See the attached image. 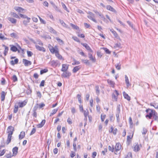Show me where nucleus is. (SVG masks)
<instances>
[{
    "mask_svg": "<svg viewBox=\"0 0 158 158\" xmlns=\"http://www.w3.org/2000/svg\"><path fill=\"white\" fill-rule=\"evenodd\" d=\"M151 106H153L155 109H158V103L156 102H152L150 103Z\"/></svg>",
    "mask_w": 158,
    "mask_h": 158,
    "instance_id": "obj_31",
    "label": "nucleus"
},
{
    "mask_svg": "<svg viewBox=\"0 0 158 158\" xmlns=\"http://www.w3.org/2000/svg\"><path fill=\"white\" fill-rule=\"evenodd\" d=\"M110 31L113 34L115 37H117L118 36V34L115 31H114L113 30H110Z\"/></svg>",
    "mask_w": 158,
    "mask_h": 158,
    "instance_id": "obj_45",
    "label": "nucleus"
},
{
    "mask_svg": "<svg viewBox=\"0 0 158 158\" xmlns=\"http://www.w3.org/2000/svg\"><path fill=\"white\" fill-rule=\"evenodd\" d=\"M154 113L152 115V117L155 120H156L157 119L158 116H157V113L155 111H153Z\"/></svg>",
    "mask_w": 158,
    "mask_h": 158,
    "instance_id": "obj_33",
    "label": "nucleus"
},
{
    "mask_svg": "<svg viewBox=\"0 0 158 158\" xmlns=\"http://www.w3.org/2000/svg\"><path fill=\"white\" fill-rule=\"evenodd\" d=\"M114 48L115 49L121 48V44L119 43H117V44H115L114 45Z\"/></svg>",
    "mask_w": 158,
    "mask_h": 158,
    "instance_id": "obj_39",
    "label": "nucleus"
},
{
    "mask_svg": "<svg viewBox=\"0 0 158 158\" xmlns=\"http://www.w3.org/2000/svg\"><path fill=\"white\" fill-rule=\"evenodd\" d=\"M35 47L36 49L39 51H41L43 52L45 51V48L43 47L40 46L37 44H35Z\"/></svg>",
    "mask_w": 158,
    "mask_h": 158,
    "instance_id": "obj_11",
    "label": "nucleus"
},
{
    "mask_svg": "<svg viewBox=\"0 0 158 158\" xmlns=\"http://www.w3.org/2000/svg\"><path fill=\"white\" fill-rule=\"evenodd\" d=\"M125 158H132V154L131 153H128L126 156Z\"/></svg>",
    "mask_w": 158,
    "mask_h": 158,
    "instance_id": "obj_58",
    "label": "nucleus"
},
{
    "mask_svg": "<svg viewBox=\"0 0 158 158\" xmlns=\"http://www.w3.org/2000/svg\"><path fill=\"white\" fill-rule=\"evenodd\" d=\"M0 39L2 40H6V38L4 37V36L2 34L0 33Z\"/></svg>",
    "mask_w": 158,
    "mask_h": 158,
    "instance_id": "obj_61",
    "label": "nucleus"
},
{
    "mask_svg": "<svg viewBox=\"0 0 158 158\" xmlns=\"http://www.w3.org/2000/svg\"><path fill=\"white\" fill-rule=\"evenodd\" d=\"M56 39L57 40L58 42L60 44H63V40L60 39L59 38L56 37Z\"/></svg>",
    "mask_w": 158,
    "mask_h": 158,
    "instance_id": "obj_42",
    "label": "nucleus"
},
{
    "mask_svg": "<svg viewBox=\"0 0 158 158\" xmlns=\"http://www.w3.org/2000/svg\"><path fill=\"white\" fill-rule=\"evenodd\" d=\"M106 8L107 9V10L110 11H111L113 12H115V10L113 7H112L110 5H107L106 6Z\"/></svg>",
    "mask_w": 158,
    "mask_h": 158,
    "instance_id": "obj_25",
    "label": "nucleus"
},
{
    "mask_svg": "<svg viewBox=\"0 0 158 158\" xmlns=\"http://www.w3.org/2000/svg\"><path fill=\"white\" fill-rule=\"evenodd\" d=\"M71 75V73L68 71L64 72L61 75L62 77L66 78L69 77Z\"/></svg>",
    "mask_w": 158,
    "mask_h": 158,
    "instance_id": "obj_10",
    "label": "nucleus"
},
{
    "mask_svg": "<svg viewBox=\"0 0 158 158\" xmlns=\"http://www.w3.org/2000/svg\"><path fill=\"white\" fill-rule=\"evenodd\" d=\"M81 61L83 62L85 64H88V65L89 64V60H82Z\"/></svg>",
    "mask_w": 158,
    "mask_h": 158,
    "instance_id": "obj_48",
    "label": "nucleus"
},
{
    "mask_svg": "<svg viewBox=\"0 0 158 158\" xmlns=\"http://www.w3.org/2000/svg\"><path fill=\"white\" fill-rule=\"evenodd\" d=\"M36 131V129L35 128V127L33 128L31 130V131L30 134V135H31L34 134L35 133Z\"/></svg>",
    "mask_w": 158,
    "mask_h": 158,
    "instance_id": "obj_54",
    "label": "nucleus"
},
{
    "mask_svg": "<svg viewBox=\"0 0 158 158\" xmlns=\"http://www.w3.org/2000/svg\"><path fill=\"white\" fill-rule=\"evenodd\" d=\"M14 9L19 12H23L24 9L18 6H15L14 7Z\"/></svg>",
    "mask_w": 158,
    "mask_h": 158,
    "instance_id": "obj_17",
    "label": "nucleus"
},
{
    "mask_svg": "<svg viewBox=\"0 0 158 158\" xmlns=\"http://www.w3.org/2000/svg\"><path fill=\"white\" fill-rule=\"evenodd\" d=\"M84 116L86 118L88 116L89 114V111L88 110H84Z\"/></svg>",
    "mask_w": 158,
    "mask_h": 158,
    "instance_id": "obj_38",
    "label": "nucleus"
},
{
    "mask_svg": "<svg viewBox=\"0 0 158 158\" xmlns=\"http://www.w3.org/2000/svg\"><path fill=\"white\" fill-rule=\"evenodd\" d=\"M2 46L4 47L5 48V49L4 51V55L5 56L8 53V51L9 50V48L8 47L6 46L5 45H2Z\"/></svg>",
    "mask_w": 158,
    "mask_h": 158,
    "instance_id": "obj_32",
    "label": "nucleus"
},
{
    "mask_svg": "<svg viewBox=\"0 0 158 158\" xmlns=\"http://www.w3.org/2000/svg\"><path fill=\"white\" fill-rule=\"evenodd\" d=\"M45 123V120H42L40 123L37 124V127L38 128H41L42 127Z\"/></svg>",
    "mask_w": 158,
    "mask_h": 158,
    "instance_id": "obj_13",
    "label": "nucleus"
},
{
    "mask_svg": "<svg viewBox=\"0 0 158 158\" xmlns=\"http://www.w3.org/2000/svg\"><path fill=\"white\" fill-rule=\"evenodd\" d=\"M108 83L110 85V87L114 88V82L112 80L109 79L107 80Z\"/></svg>",
    "mask_w": 158,
    "mask_h": 158,
    "instance_id": "obj_14",
    "label": "nucleus"
},
{
    "mask_svg": "<svg viewBox=\"0 0 158 158\" xmlns=\"http://www.w3.org/2000/svg\"><path fill=\"white\" fill-rule=\"evenodd\" d=\"M80 68L81 67L79 66H77L75 67L73 70V73H76L78 71Z\"/></svg>",
    "mask_w": 158,
    "mask_h": 158,
    "instance_id": "obj_28",
    "label": "nucleus"
},
{
    "mask_svg": "<svg viewBox=\"0 0 158 158\" xmlns=\"http://www.w3.org/2000/svg\"><path fill=\"white\" fill-rule=\"evenodd\" d=\"M37 96L39 98H41L42 97V95L41 92L39 91H36Z\"/></svg>",
    "mask_w": 158,
    "mask_h": 158,
    "instance_id": "obj_44",
    "label": "nucleus"
},
{
    "mask_svg": "<svg viewBox=\"0 0 158 158\" xmlns=\"http://www.w3.org/2000/svg\"><path fill=\"white\" fill-rule=\"evenodd\" d=\"M125 81L127 87H129L131 85V84L129 82L128 77L126 75L125 76Z\"/></svg>",
    "mask_w": 158,
    "mask_h": 158,
    "instance_id": "obj_19",
    "label": "nucleus"
},
{
    "mask_svg": "<svg viewBox=\"0 0 158 158\" xmlns=\"http://www.w3.org/2000/svg\"><path fill=\"white\" fill-rule=\"evenodd\" d=\"M74 62L72 64V65H78L80 64V62L79 61H77L75 60H74Z\"/></svg>",
    "mask_w": 158,
    "mask_h": 158,
    "instance_id": "obj_49",
    "label": "nucleus"
},
{
    "mask_svg": "<svg viewBox=\"0 0 158 158\" xmlns=\"http://www.w3.org/2000/svg\"><path fill=\"white\" fill-rule=\"evenodd\" d=\"M26 103L27 102L24 101L22 102H19L18 105L20 107H23L26 105Z\"/></svg>",
    "mask_w": 158,
    "mask_h": 158,
    "instance_id": "obj_26",
    "label": "nucleus"
},
{
    "mask_svg": "<svg viewBox=\"0 0 158 158\" xmlns=\"http://www.w3.org/2000/svg\"><path fill=\"white\" fill-rule=\"evenodd\" d=\"M59 62L57 60H52L51 61L52 65L53 66L56 67L58 64Z\"/></svg>",
    "mask_w": 158,
    "mask_h": 158,
    "instance_id": "obj_18",
    "label": "nucleus"
},
{
    "mask_svg": "<svg viewBox=\"0 0 158 158\" xmlns=\"http://www.w3.org/2000/svg\"><path fill=\"white\" fill-rule=\"evenodd\" d=\"M108 149L109 151H111L112 152H113L114 150V148L113 146L111 147L110 146H108Z\"/></svg>",
    "mask_w": 158,
    "mask_h": 158,
    "instance_id": "obj_47",
    "label": "nucleus"
},
{
    "mask_svg": "<svg viewBox=\"0 0 158 158\" xmlns=\"http://www.w3.org/2000/svg\"><path fill=\"white\" fill-rule=\"evenodd\" d=\"M123 93L124 98L129 101L131 99L130 97L128 95V94L126 93L125 91L123 92Z\"/></svg>",
    "mask_w": 158,
    "mask_h": 158,
    "instance_id": "obj_22",
    "label": "nucleus"
},
{
    "mask_svg": "<svg viewBox=\"0 0 158 158\" xmlns=\"http://www.w3.org/2000/svg\"><path fill=\"white\" fill-rule=\"evenodd\" d=\"M49 31L51 33L56 34L57 32L51 27L49 26L48 27Z\"/></svg>",
    "mask_w": 158,
    "mask_h": 158,
    "instance_id": "obj_15",
    "label": "nucleus"
},
{
    "mask_svg": "<svg viewBox=\"0 0 158 158\" xmlns=\"http://www.w3.org/2000/svg\"><path fill=\"white\" fill-rule=\"evenodd\" d=\"M48 69H44L41 70L40 71V73L41 75L44 74V73H47L48 72Z\"/></svg>",
    "mask_w": 158,
    "mask_h": 158,
    "instance_id": "obj_41",
    "label": "nucleus"
},
{
    "mask_svg": "<svg viewBox=\"0 0 158 158\" xmlns=\"http://www.w3.org/2000/svg\"><path fill=\"white\" fill-rule=\"evenodd\" d=\"M61 5L62 6V7L63 8V9L65 10H66L67 12H69V11L68 10L66 6V5L64 4L62 2L61 3Z\"/></svg>",
    "mask_w": 158,
    "mask_h": 158,
    "instance_id": "obj_37",
    "label": "nucleus"
},
{
    "mask_svg": "<svg viewBox=\"0 0 158 158\" xmlns=\"http://www.w3.org/2000/svg\"><path fill=\"white\" fill-rule=\"evenodd\" d=\"M119 93L117 90H115L112 94V98L114 101H117Z\"/></svg>",
    "mask_w": 158,
    "mask_h": 158,
    "instance_id": "obj_4",
    "label": "nucleus"
},
{
    "mask_svg": "<svg viewBox=\"0 0 158 158\" xmlns=\"http://www.w3.org/2000/svg\"><path fill=\"white\" fill-rule=\"evenodd\" d=\"M19 15L23 19H25L28 17L26 15H23L21 14H19Z\"/></svg>",
    "mask_w": 158,
    "mask_h": 158,
    "instance_id": "obj_53",
    "label": "nucleus"
},
{
    "mask_svg": "<svg viewBox=\"0 0 158 158\" xmlns=\"http://www.w3.org/2000/svg\"><path fill=\"white\" fill-rule=\"evenodd\" d=\"M11 13H12V14H11L12 16H13V17H15L16 18H18V19L19 18V15H17L14 12H12Z\"/></svg>",
    "mask_w": 158,
    "mask_h": 158,
    "instance_id": "obj_43",
    "label": "nucleus"
},
{
    "mask_svg": "<svg viewBox=\"0 0 158 158\" xmlns=\"http://www.w3.org/2000/svg\"><path fill=\"white\" fill-rule=\"evenodd\" d=\"M6 95V93H5V92L3 91H2L1 93V101H4L5 99V97Z\"/></svg>",
    "mask_w": 158,
    "mask_h": 158,
    "instance_id": "obj_23",
    "label": "nucleus"
},
{
    "mask_svg": "<svg viewBox=\"0 0 158 158\" xmlns=\"http://www.w3.org/2000/svg\"><path fill=\"white\" fill-rule=\"evenodd\" d=\"M31 19V18L28 17L27 19L24 20L23 21V23L24 25L25 26H27L28 23L30 22V21Z\"/></svg>",
    "mask_w": 158,
    "mask_h": 158,
    "instance_id": "obj_20",
    "label": "nucleus"
},
{
    "mask_svg": "<svg viewBox=\"0 0 158 158\" xmlns=\"http://www.w3.org/2000/svg\"><path fill=\"white\" fill-rule=\"evenodd\" d=\"M153 111H155V110L150 109H147L146 110V112L148 114L146 115V118L148 117L149 119L151 118L154 113Z\"/></svg>",
    "mask_w": 158,
    "mask_h": 158,
    "instance_id": "obj_3",
    "label": "nucleus"
},
{
    "mask_svg": "<svg viewBox=\"0 0 158 158\" xmlns=\"http://www.w3.org/2000/svg\"><path fill=\"white\" fill-rule=\"evenodd\" d=\"M12 79L14 82H15L18 80L17 77L15 75H14L13 76Z\"/></svg>",
    "mask_w": 158,
    "mask_h": 158,
    "instance_id": "obj_51",
    "label": "nucleus"
},
{
    "mask_svg": "<svg viewBox=\"0 0 158 158\" xmlns=\"http://www.w3.org/2000/svg\"><path fill=\"white\" fill-rule=\"evenodd\" d=\"M10 36L12 38H16L17 35L16 33H13L10 34Z\"/></svg>",
    "mask_w": 158,
    "mask_h": 158,
    "instance_id": "obj_46",
    "label": "nucleus"
},
{
    "mask_svg": "<svg viewBox=\"0 0 158 158\" xmlns=\"http://www.w3.org/2000/svg\"><path fill=\"white\" fill-rule=\"evenodd\" d=\"M77 98L79 102L80 103H81L82 102L81 99V95L79 94H78L77 95Z\"/></svg>",
    "mask_w": 158,
    "mask_h": 158,
    "instance_id": "obj_50",
    "label": "nucleus"
},
{
    "mask_svg": "<svg viewBox=\"0 0 158 158\" xmlns=\"http://www.w3.org/2000/svg\"><path fill=\"white\" fill-rule=\"evenodd\" d=\"M76 112L75 109L74 107L71 108V112L72 114H74Z\"/></svg>",
    "mask_w": 158,
    "mask_h": 158,
    "instance_id": "obj_63",
    "label": "nucleus"
},
{
    "mask_svg": "<svg viewBox=\"0 0 158 158\" xmlns=\"http://www.w3.org/2000/svg\"><path fill=\"white\" fill-rule=\"evenodd\" d=\"M134 150L135 152L139 151L140 149V146L138 143H135L134 144Z\"/></svg>",
    "mask_w": 158,
    "mask_h": 158,
    "instance_id": "obj_6",
    "label": "nucleus"
},
{
    "mask_svg": "<svg viewBox=\"0 0 158 158\" xmlns=\"http://www.w3.org/2000/svg\"><path fill=\"white\" fill-rule=\"evenodd\" d=\"M69 65L65 64H62V68L61 69V71L64 72L67 71L69 68Z\"/></svg>",
    "mask_w": 158,
    "mask_h": 158,
    "instance_id": "obj_7",
    "label": "nucleus"
},
{
    "mask_svg": "<svg viewBox=\"0 0 158 158\" xmlns=\"http://www.w3.org/2000/svg\"><path fill=\"white\" fill-rule=\"evenodd\" d=\"M116 68L118 70H119L121 69V65L119 64H117L115 65Z\"/></svg>",
    "mask_w": 158,
    "mask_h": 158,
    "instance_id": "obj_55",
    "label": "nucleus"
},
{
    "mask_svg": "<svg viewBox=\"0 0 158 158\" xmlns=\"http://www.w3.org/2000/svg\"><path fill=\"white\" fill-rule=\"evenodd\" d=\"M59 20L60 23L63 26L67 28H69L68 26L65 24L63 20H61L60 19Z\"/></svg>",
    "mask_w": 158,
    "mask_h": 158,
    "instance_id": "obj_27",
    "label": "nucleus"
},
{
    "mask_svg": "<svg viewBox=\"0 0 158 158\" xmlns=\"http://www.w3.org/2000/svg\"><path fill=\"white\" fill-rule=\"evenodd\" d=\"M120 112V105H118L117 106V109H116V112Z\"/></svg>",
    "mask_w": 158,
    "mask_h": 158,
    "instance_id": "obj_60",
    "label": "nucleus"
},
{
    "mask_svg": "<svg viewBox=\"0 0 158 158\" xmlns=\"http://www.w3.org/2000/svg\"><path fill=\"white\" fill-rule=\"evenodd\" d=\"M58 109H54L52 110V112L50 114V116H52L53 114L56 113Z\"/></svg>",
    "mask_w": 158,
    "mask_h": 158,
    "instance_id": "obj_40",
    "label": "nucleus"
},
{
    "mask_svg": "<svg viewBox=\"0 0 158 158\" xmlns=\"http://www.w3.org/2000/svg\"><path fill=\"white\" fill-rule=\"evenodd\" d=\"M67 122L69 124H71L72 123V122L71 120V118H68L67 119Z\"/></svg>",
    "mask_w": 158,
    "mask_h": 158,
    "instance_id": "obj_64",
    "label": "nucleus"
},
{
    "mask_svg": "<svg viewBox=\"0 0 158 158\" xmlns=\"http://www.w3.org/2000/svg\"><path fill=\"white\" fill-rule=\"evenodd\" d=\"M70 25L73 27V29H76L77 30H79V27L78 26H77V25H75L72 23H71L70 24Z\"/></svg>",
    "mask_w": 158,
    "mask_h": 158,
    "instance_id": "obj_36",
    "label": "nucleus"
},
{
    "mask_svg": "<svg viewBox=\"0 0 158 158\" xmlns=\"http://www.w3.org/2000/svg\"><path fill=\"white\" fill-rule=\"evenodd\" d=\"M106 116L105 114L103 115L102 114H101V121L102 122L104 121Z\"/></svg>",
    "mask_w": 158,
    "mask_h": 158,
    "instance_id": "obj_57",
    "label": "nucleus"
},
{
    "mask_svg": "<svg viewBox=\"0 0 158 158\" xmlns=\"http://www.w3.org/2000/svg\"><path fill=\"white\" fill-rule=\"evenodd\" d=\"M81 44L89 52H93V51L89 47V46L86 43H81Z\"/></svg>",
    "mask_w": 158,
    "mask_h": 158,
    "instance_id": "obj_9",
    "label": "nucleus"
},
{
    "mask_svg": "<svg viewBox=\"0 0 158 158\" xmlns=\"http://www.w3.org/2000/svg\"><path fill=\"white\" fill-rule=\"evenodd\" d=\"M18 148L15 147L12 150L13 155V156H15L18 153Z\"/></svg>",
    "mask_w": 158,
    "mask_h": 158,
    "instance_id": "obj_24",
    "label": "nucleus"
},
{
    "mask_svg": "<svg viewBox=\"0 0 158 158\" xmlns=\"http://www.w3.org/2000/svg\"><path fill=\"white\" fill-rule=\"evenodd\" d=\"M25 133L24 131H22L21 132L20 134L19 135V139H23L25 136Z\"/></svg>",
    "mask_w": 158,
    "mask_h": 158,
    "instance_id": "obj_30",
    "label": "nucleus"
},
{
    "mask_svg": "<svg viewBox=\"0 0 158 158\" xmlns=\"http://www.w3.org/2000/svg\"><path fill=\"white\" fill-rule=\"evenodd\" d=\"M11 47L10 48V50L13 52H16L18 51V52H19V50H18L17 48L15 46L13 45H11Z\"/></svg>",
    "mask_w": 158,
    "mask_h": 158,
    "instance_id": "obj_16",
    "label": "nucleus"
},
{
    "mask_svg": "<svg viewBox=\"0 0 158 158\" xmlns=\"http://www.w3.org/2000/svg\"><path fill=\"white\" fill-rule=\"evenodd\" d=\"M8 19L12 23L15 24L16 23V20L13 18L9 17Z\"/></svg>",
    "mask_w": 158,
    "mask_h": 158,
    "instance_id": "obj_29",
    "label": "nucleus"
},
{
    "mask_svg": "<svg viewBox=\"0 0 158 158\" xmlns=\"http://www.w3.org/2000/svg\"><path fill=\"white\" fill-rule=\"evenodd\" d=\"M23 63L26 66H28L31 65V61L25 59H23Z\"/></svg>",
    "mask_w": 158,
    "mask_h": 158,
    "instance_id": "obj_8",
    "label": "nucleus"
},
{
    "mask_svg": "<svg viewBox=\"0 0 158 158\" xmlns=\"http://www.w3.org/2000/svg\"><path fill=\"white\" fill-rule=\"evenodd\" d=\"M27 56L28 57L31 56L33 54V53L31 51H27Z\"/></svg>",
    "mask_w": 158,
    "mask_h": 158,
    "instance_id": "obj_56",
    "label": "nucleus"
},
{
    "mask_svg": "<svg viewBox=\"0 0 158 158\" xmlns=\"http://www.w3.org/2000/svg\"><path fill=\"white\" fill-rule=\"evenodd\" d=\"M103 48L104 49V50L106 52V53L108 54H110V52L107 48Z\"/></svg>",
    "mask_w": 158,
    "mask_h": 158,
    "instance_id": "obj_59",
    "label": "nucleus"
},
{
    "mask_svg": "<svg viewBox=\"0 0 158 158\" xmlns=\"http://www.w3.org/2000/svg\"><path fill=\"white\" fill-rule=\"evenodd\" d=\"M84 25L85 27L86 28H90V26L89 24H88L86 23H84Z\"/></svg>",
    "mask_w": 158,
    "mask_h": 158,
    "instance_id": "obj_62",
    "label": "nucleus"
},
{
    "mask_svg": "<svg viewBox=\"0 0 158 158\" xmlns=\"http://www.w3.org/2000/svg\"><path fill=\"white\" fill-rule=\"evenodd\" d=\"M49 48L52 53L55 54L56 56L58 59L61 60L62 59V56L59 53V50L57 46H55L54 47L51 46Z\"/></svg>",
    "mask_w": 158,
    "mask_h": 158,
    "instance_id": "obj_1",
    "label": "nucleus"
},
{
    "mask_svg": "<svg viewBox=\"0 0 158 158\" xmlns=\"http://www.w3.org/2000/svg\"><path fill=\"white\" fill-rule=\"evenodd\" d=\"M18 61V59H16L14 61L13 60L11 61L10 63L12 65H14L15 64H17Z\"/></svg>",
    "mask_w": 158,
    "mask_h": 158,
    "instance_id": "obj_34",
    "label": "nucleus"
},
{
    "mask_svg": "<svg viewBox=\"0 0 158 158\" xmlns=\"http://www.w3.org/2000/svg\"><path fill=\"white\" fill-rule=\"evenodd\" d=\"M72 38V39L76 41V42H80L79 40L77 37L76 36H73Z\"/></svg>",
    "mask_w": 158,
    "mask_h": 158,
    "instance_id": "obj_52",
    "label": "nucleus"
},
{
    "mask_svg": "<svg viewBox=\"0 0 158 158\" xmlns=\"http://www.w3.org/2000/svg\"><path fill=\"white\" fill-rule=\"evenodd\" d=\"M88 55L89 59L93 62H95V57L93 56L92 54L90 53H89Z\"/></svg>",
    "mask_w": 158,
    "mask_h": 158,
    "instance_id": "obj_21",
    "label": "nucleus"
},
{
    "mask_svg": "<svg viewBox=\"0 0 158 158\" xmlns=\"http://www.w3.org/2000/svg\"><path fill=\"white\" fill-rule=\"evenodd\" d=\"M95 90L97 94L98 95L100 94V90L98 85H96L95 86Z\"/></svg>",
    "mask_w": 158,
    "mask_h": 158,
    "instance_id": "obj_35",
    "label": "nucleus"
},
{
    "mask_svg": "<svg viewBox=\"0 0 158 158\" xmlns=\"http://www.w3.org/2000/svg\"><path fill=\"white\" fill-rule=\"evenodd\" d=\"M121 148V145L120 143H117L115 145V150L114 153L116 154H117L119 153V151Z\"/></svg>",
    "mask_w": 158,
    "mask_h": 158,
    "instance_id": "obj_5",
    "label": "nucleus"
},
{
    "mask_svg": "<svg viewBox=\"0 0 158 158\" xmlns=\"http://www.w3.org/2000/svg\"><path fill=\"white\" fill-rule=\"evenodd\" d=\"M88 18L90 19L91 20L94 21L95 23H97V21L94 19V14L89 15L87 16Z\"/></svg>",
    "mask_w": 158,
    "mask_h": 158,
    "instance_id": "obj_12",
    "label": "nucleus"
},
{
    "mask_svg": "<svg viewBox=\"0 0 158 158\" xmlns=\"http://www.w3.org/2000/svg\"><path fill=\"white\" fill-rule=\"evenodd\" d=\"M14 131V128L12 126H9L7 129L8 135L6 143L7 144H8L11 141L12 135L13 134Z\"/></svg>",
    "mask_w": 158,
    "mask_h": 158,
    "instance_id": "obj_2",
    "label": "nucleus"
}]
</instances>
